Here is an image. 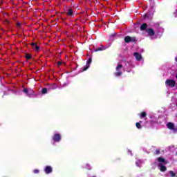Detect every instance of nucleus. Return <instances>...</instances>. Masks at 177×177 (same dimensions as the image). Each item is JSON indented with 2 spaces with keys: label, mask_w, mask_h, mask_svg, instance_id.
<instances>
[{
  "label": "nucleus",
  "mask_w": 177,
  "mask_h": 177,
  "mask_svg": "<svg viewBox=\"0 0 177 177\" xmlns=\"http://www.w3.org/2000/svg\"><path fill=\"white\" fill-rule=\"evenodd\" d=\"M158 161L159 162L160 170L162 172H165V171H167V167H165V165H167V164L165 159H164L161 157H159L158 158Z\"/></svg>",
  "instance_id": "1"
},
{
  "label": "nucleus",
  "mask_w": 177,
  "mask_h": 177,
  "mask_svg": "<svg viewBox=\"0 0 177 177\" xmlns=\"http://www.w3.org/2000/svg\"><path fill=\"white\" fill-rule=\"evenodd\" d=\"M121 70H122V64L121 63H119L116 66V73H115V77H120V75H122V72H121Z\"/></svg>",
  "instance_id": "2"
},
{
  "label": "nucleus",
  "mask_w": 177,
  "mask_h": 177,
  "mask_svg": "<svg viewBox=\"0 0 177 177\" xmlns=\"http://www.w3.org/2000/svg\"><path fill=\"white\" fill-rule=\"evenodd\" d=\"M165 84L167 86H171V88H174L176 84V82L173 80H167Z\"/></svg>",
  "instance_id": "3"
},
{
  "label": "nucleus",
  "mask_w": 177,
  "mask_h": 177,
  "mask_svg": "<svg viewBox=\"0 0 177 177\" xmlns=\"http://www.w3.org/2000/svg\"><path fill=\"white\" fill-rule=\"evenodd\" d=\"M24 92L25 93H26L27 96H32V95H34V90H32V88H25L24 89Z\"/></svg>",
  "instance_id": "4"
},
{
  "label": "nucleus",
  "mask_w": 177,
  "mask_h": 177,
  "mask_svg": "<svg viewBox=\"0 0 177 177\" xmlns=\"http://www.w3.org/2000/svg\"><path fill=\"white\" fill-rule=\"evenodd\" d=\"M135 41H136V39L135 37H131L129 36H127L124 37V41L127 43L135 42Z\"/></svg>",
  "instance_id": "5"
},
{
  "label": "nucleus",
  "mask_w": 177,
  "mask_h": 177,
  "mask_svg": "<svg viewBox=\"0 0 177 177\" xmlns=\"http://www.w3.org/2000/svg\"><path fill=\"white\" fill-rule=\"evenodd\" d=\"M91 63H92V58H89L87 61L86 65L83 69V71H86L89 68V66H91Z\"/></svg>",
  "instance_id": "6"
},
{
  "label": "nucleus",
  "mask_w": 177,
  "mask_h": 177,
  "mask_svg": "<svg viewBox=\"0 0 177 177\" xmlns=\"http://www.w3.org/2000/svg\"><path fill=\"white\" fill-rule=\"evenodd\" d=\"M60 134H55L53 137L54 142H60Z\"/></svg>",
  "instance_id": "7"
},
{
  "label": "nucleus",
  "mask_w": 177,
  "mask_h": 177,
  "mask_svg": "<svg viewBox=\"0 0 177 177\" xmlns=\"http://www.w3.org/2000/svg\"><path fill=\"white\" fill-rule=\"evenodd\" d=\"M133 55L135 56L136 60H142V55L139 53H134Z\"/></svg>",
  "instance_id": "8"
},
{
  "label": "nucleus",
  "mask_w": 177,
  "mask_h": 177,
  "mask_svg": "<svg viewBox=\"0 0 177 177\" xmlns=\"http://www.w3.org/2000/svg\"><path fill=\"white\" fill-rule=\"evenodd\" d=\"M147 32L150 37H153V35H154V30L151 28L147 29Z\"/></svg>",
  "instance_id": "9"
},
{
  "label": "nucleus",
  "mask_w": 177,
  "mask_h": 177,
  "mask_svg": "<svg viewBox=\"0 0 177 177\" xmlns=\"http://www.w3.org/2000/svg\"><path fill=\"white\" fill-rule=\"evenodd\" d=\"M44 171L46 174H50V172H52V167L50 166L46 167Z\"/></svg>",
  "instance_id": "10"
},
{
  "label": "nucleus",
  "mask_w": 177,
  "mask_h": 177,
  "mask_svg": "<svg viewBox=\"0 0 177 177\" xmlns=\"http://www.w3.org/2000/svg\"><path fill=\"white\" fill-rule=\"evenodd\" d=\"M32 49H34L36 51L39 50V47L38 46V45H37L36 43H32Z\"/></svg>",
  "instance_id": "11"
},
{
  "label": "nucleus",
  "mask_w": 177,
  "mask_h": 177,
  "mask_svg": "<svg viewBox=\"0 0 177 177\" xmlns=\"http://www.w3.org/2000/svg\"><path fill=\"white\" fill-rule=\"evenodd\" d=\"M167 127L168 129H174L175 126H174V123L169 122L167 124Z\"/></svg>",
  "instance_id": "12"
},
{
  "label": "nucleus",
  "mask_w": 177,
  "mask_h": 177,
  "mask_svg": "<svg viewBox=\"0 0 177 177\" xmlns=\"http://www.w3.org/2000/svg\"><path fill=\"white\" fill-rule=\"evenodd\" d=\"M142 121H140V122H137L136 124V128H138V129H140V128H142Z\"/></svg>",
  "instance_id": "13"
},
{
  "label": "nucleus",
  "mask_w": 177,
  "mask_h": 177,
  "mask_svg": "<svg viewBox=\"0 0 177 177\" xmlns=\"http://www.w3.org/2000/svg\"><path fill=\"white\" fill-rule=\"evenodd\" d=\"M140 28H141L142 30H146V28H147V24H144L141 25Z\"/></svg>",
  "instance_id": "14"
},
{
  "label": "nucleus",
  "mask_w": 177,
  "mask_h": 177,
  "mask_svg": "<svg viewBox=\"0 0 177 177\" xmlns=\"http://www.w3.org/2000/svg\"><path fill=\"white\" fill-rule=\"evenodd\" d=\"M107 48H109V46H107V47H102V48H97L96 50H95V52H99V50H104L105 49H107Z\"/></svg>",
  "instance_id": "15"
},
{
  "label": "nucleus",
  "mask_w": 177,
  "mask_h": 177,
  "mask_svg": "<svg viewBox=\"0 0 177 177\" xmlns=\"http://www.w3.org/2000/svg\"><path fill=\"white\" fill-rule=\"evenodd\" d=\"M136 164L137 167H140V164H142V161H140V160H138L136 162Z\"/></svg>",
  "instance_id": "16"
},
{
  "label": "nucleus",
  "mask_w": 177,
  "mask_h": 177,
  "mask_svg": "<svg viewBox=\"0 0 177 177\" xmlns=\"http://www.w3.org/2000/svg\"><path fill=\"white\" fill-rule=\"evenodd\" d=\"M68 16H73V10L69 9L68 12Z\"/></svg>",
  "instance_id": "17"
},
{
  "label": "nucleus",
  "mask_w": 177,
  "mask_h": 177,
  "mask_svg": "<svg viewBox=\"0 0 177 177\" xmlns=\"http://www.w3.org/2000/svg\"><path fill=\"white\" fill-rule=\"evenodd\" d=\"M169 174H170L171 176H172V177L176 176V174H175V172H174L173 171H169Z\"/></svg>",
  "instance_id": "18"
},
{
  "label": "nucleus",
  "mask_w": 177,
  "mask_h": 177,
  "mask_svg": "<svg viewBox=\"0 0 177 177\" xmlns=\"http://www.w3.org/2000/svg\"><path fill=\"white\" fill-rule=\"evenodd\" d=\"M145 116H146V112H142V113H141V114H140L141 118H145Z\"/></svg>",
  "instance_id": "19"
},
{
  "label": "nucleus",
  "mask_w": 177,
  "mask_h": 177,
  "mask_svg": "<svg viewBox=\"0 0 177 177\" xmlns=\"http://www.w3.org/2000/svg\"><path fill=\"white\" fill-rule=\"evenodd\" d=\"M47 92H48V89H46V88L42 89V93L45 94V93H47Z\"/></svg>",
  "instance_id": "20"
},
{
  "label": "nucleus",
  "mask_w": 177,
  "mask_h": 177,
  "mask_svg": "<svg viewBox=\"0 0 177 177\" xmlns=\"http://www.w3.org/2000/svg\"><path fill=\"white\" fill-rule=\"evenodd\" d=\"M85 168H86V169H91V166H89L88 164H86Z\"/></svg>",
  "instance_id": "21"
},
{
  "label": "nucleus",
  "mask_w": 177,
  "mask_h": 177,
  "mask_svg": "<svg viewBox=\"0 0 177 177\" xmlns=\"http://www.w3.org/2000/svg\"><path fill=\"white\" fill-rule=\"evenodd\" d=\"M26 59H31V55H26Z\"/></svg>",
  "instance_id": "22"
},
{
  "label": "nucleus",
  "mask_w": 177,
  "mask_h": 177,
  "mask_svg": "<svg viewBox=\"0 0 177 177\" xmlns=\"http://www.w3.org/2000/svg\"><path fill=\"white\" fill-rule=\"evenodd\" d=\"M38 172H39V171L38 169L34 170V173H35V174H38Z\"/></svg>",
  "instance_id": "23"
},
{
  "label": "nucleus",
  "mask_w": 177,
  "mask_h": 177,
  "mask_svg": "<svg viewBox=\"0 0 177 177\" xmlns=\"http://www.w3.org/2000/svg\"><path fill=\"white\" fill-rule=\"evenodd\" d=\"M156 154H160V151L156 150Z\"/></svg>",
  "instance_id": "24"
},
{
  "label": "nucleus",
  "mask_w": 177,
  "mask_h": 177,
  "mask_svg": "<svg viewBox=\"0 0 177 177\" xmlns=\"http://www.w3.org/2000/svg\"><path fill=\"white\" fill-rule=\"evenodd\" d=\"M62 64V62H58V66H60Z\"/></svg>",
  "instance_id": "25"
},
{
  "label": "nucleus",
  "mask_w": 177,
  "mask_h": 177,
  "mask_svg": "<svg viewBox=\"0 0 177 177\" xmlns=\"http://www.w3.org/2000/svg\"><path fill=\"white\" fill-rule=\"evenodd\" d=\"M17 26H18V27H19V26H20V24H17Z\"/></svg>",
  "instance_id": "26"
}]
</instances>
